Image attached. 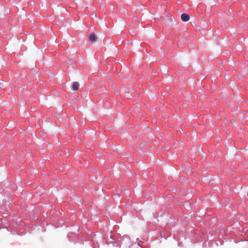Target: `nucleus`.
Masks as SVG:
<instances>
[{"instance_id":"nucleus-1","label":"nucleus","mask_w":248,"mask_h":248,"mask_svg":"<svg viewBox=\"0 0 248 248\" xmlns=\"http://www.w3.org/2000/svg\"><path fill=\"white\" fill-rule=\"evenodd\" d=\"M189 18L190 17L189 15L187 14L184 13L181 16L182 20L185 22L188 21L189 20Z\"/></svg>"},{"instance_id":"nucleus-2","label":"nucleus","mask_w":248,"mask_h":248,"mask_svg":"<svg viewBox=\"0 0 248 248\" xmlns=\"http://www.w3.org/2000/svg\"><path fill=\"white\" fill-rule=\"evenodd\" d=\"M89 39L92 43H94L97 40V37L94 33H91L89 36Z\"/></svg>"},{"instance_id":"nucleus-3","label":"nucleus","mask_w":248,"mask_h":248,"mask_svg":"<svg viewBox=\"0 0 248 248\" xmlns=\"http://www.w3.org/2000/svg\"><path fill=\"white\" fill-rule=\"evenodd\" d=\"M79 84L78 82H74L73 84L72 88L74 91H77L78 89Z\"/></svg>"}]
</instances>
